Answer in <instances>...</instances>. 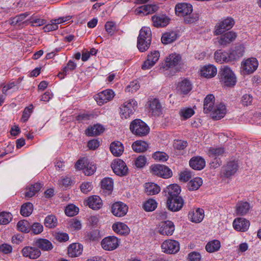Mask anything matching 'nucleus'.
<instances>
[{
	"mask_svg": "<svg viewBox=\"0 0 261 261\" xmlns=\"http://www.w3.org/2000/svg\"><path fill=\"white\" fill-rule=\"evenodd\" d=\"M153 26L156 28L166 27L169 22L170 19L165 15H155L152 18Z\"/></svg>",
	"mask_w": 261,
	"mask_h": 261,
	"instance_id": "obj_23",
	"label": "nucleus"
},
{
	"mask_svg": "<svg viewBox=\"0 0 261 261\" xmlns=\"http://www.w3.org/2000/svg\"><path fill=\"white\" fill-rule=\"evenodd\" d=\"M237 37L236 33L230 31L222 35L219 41V44L223 46H225L234 41Z\"/></svg>",
	"mask_w": 261,
	"mask_h": 261,
	"instance_id": "obj_29",
	"label": "nucleus"
},
{
	"mask_svg": "<svg viewBox=\"0 0 261 261\" xmlns=\"http://www.w3.org/2000/svg\"><path fill=\"white\" fill-rule=\"evenodd\" d=\"M149 112L153 116H160L162 113V106L157 99H154L150 101Z\"/></svg>",
	"mask_w": 261,
	"mask_h": 261,
	"instance_id": "obj_30",
	"label": "nucleus"
},
{
	"mask_svg": "<svg viewBox=\"0 0 261 261\" xmlns=\"http://www.w3.org/2000/svg\"><path fill=\"white\" fill-rule=\"evenodd\" d=\"M176 89L178 94L186 95L192 89V85L189 80L185 79L177 84Z\"/></svg>",
	"mask_w": 261,
	"mask_h": 261,
	"instance_id": "obj_18",
	"label": "nucleus"
},
{
	"mask_svg": "<svg viewBox=\"0 0 261 261\" xmlns=\"http://www.w3.org/2000/svg\"><path fill=\"white\" fill-rule=\"evenodd\" d=\"M249 225V221L243 218L236 219L233 222V228L238 231H246L248 230Z\"/></svg>",
	"mask_w": 261,
	"mask_h": 261,
	"instance_id": "obj_25",
	"label": "nucleus"
},
{
	"mask_svg": "<svg viewBox=\"0 0 261 261\" xmlns=\"http://www.w3.org/2000/svg\"><path fill=\"white\" fill-rule=\"evenodd\" d=\"M253 101V97L251 94H244L241 99V103L244 106H248L252 104Z\"/></svg>",
	"mask_w": 261,
	"mask_h": 261,
	"instance_id": "obj_64",
	"label": "nucleus"
},
{
	"mask_svg": "<svg viewBox=\"0 0 261 261\" xmlns=\"http://www.w3.org/2000/svg\"><path fill=\"white\" fill-rule=\"evenodd\" d=\"M115 94L111 89H106L99 92L94 96L95 100L99 106H101L112 100Z\"/></svg>",
	"mask_w": 261,
	"mask_h": 261,
	"instance_id": "obj_7",
	"label": "nucleus"
},
{
	"mask_svg": "<svg viewBox=\"0 0 261 261\" xmlns=\"http://www.w3.org/2000/svg\"><path fill=\"white\" fill-rule=\"evenodd\" d=\"M258 65V61L255 58H250L243 60L241 63V71L243 74L253 73Z\"/></svg>",
	"mask_w": 261,
	"mask_h": 261,
	"instance_id": "obj_5",
	"label": "nucleus"
},
{
	"mask_svg": "<svg viewBox=\"0 0 261 261\" xmlns=\"http://www.w3.org/2000/svg\"><path fill=\"white\" fill-rule=\"evenodd\" d=\"M151 41V32L150 28L143 27L140 31L138 37L137 47L139 50L143 52L149 47Z\"/></svg>",
	"mask_w": 261,
	"mask_h": 261,
	"instance_id": "obj_1",
	"label": "nucleus"
},
{
	"mask_svg": "<svg viewBox=\"0 0 261 261\" xmlns=\"http://www.w3.org/2000/svg\"><path fill=\"white\" fill-rule=\"evenodd\" d=\"M76 67V64L72 60H69L67 65L64 66L62 71L59 73L58 76L61 79H63L65 75L69 72L74 70Z\"/></svg>",
	"mask_w": 261,
	"mask_h": 261,
	"instance_id": "obj_45",
	"label": "nucleus"
},
{
	"mask_svg": "<svg viewBox=\"0 0 261 261\" xmlns=\"http://www.w3.org/2000/svg\"><path fill=\"white\" fill-rule=\"evenodd\" d=\"M234 24V21L232 18L230 17L225 18L216 25L215 34L217 35H220L226 31L230 30Z\"/></svg>",
	"mask_w": 261,
	"mask_h": 261,
	"instance_id": "obj_10",
	"label": "nucleus"
},
{
	"mask_svg": "<svg viewBox=\"0 0 261 261\" xmlns=\"http://www.w3.org/2000/svg\"><path fill=\"white\" fill-rule=\"evenodd\" d=\"M17 227L19 231L28 233L31 230V225L28 221L22 220L19 221L17 224Z\"/></svg>",
	"mask_w": 261,
	"mask_h": 261,
	"instance_id": "obj_54",
	"label": "nucleus"
},
{
	"mask_svg": "<svg viewBox=\"0 0 261 261\" xmlns=\"http://www.w3.org/2000/svg\"><path fill=\"white\" fill-rule=\"evenodd\" d=\"M151 173L158 176L168 178L171 176V170L167 166L160 164H155L151 167Z\"/></svg>",
	"mask_w": 261,
	"mask_h": 261,
	"instance_id": "obj_8",
	"label": "nucleus"
},
{
	"mask_svg": "<svg viewBox=\"0 0 261 261\" xmlns=\"http://www.w3.org/2000/svg\"><path fill=\"white\" fill-rule=\"evenodd\" d=\"M79 208L73 204H69L66 206L65 213L69 217L73 216L76 215L78 213Z\"/></svg>",
	"mask_w": 261,
	"mask_h": 261,
	"instance_id": "obj_61",
	"label": "nucleus"
},
{
	"mask_svg": "<svg viewBox=\"0 0 261 261\" xmlns=\"http://www.w3.org/2000/svg\"><path fill=\"white\" fill-rule=\"evenodd\" d=\"M58 221L56 217L53 215H50L46 217L44 224L46 227L52 228L57 225Z\"/></svg>",
	"mask_w": 261,
	"mask_h": 261,
	"instance_id": "obj_52",
	"label": "nucleus"
},
{
	"mask_svg": "<svg viewBox=\"0 0 261 261\" xmlns=\"http://www.w3.org/2000/svg\"><path fill=\"white\" fill-rule=\"evenodd\" d=\"M42 185L37 182L31 185L25 193V196L28 198H31L34 196L41 188Z\"/></svg>",
	"mask_w": 261,
	"mask_h": 261,
	"instance_id": "obj_50",
	"label": "nucleus"
},
{
	"mask_svg": "<svg viewBox=\"0 0 261 261\" xmlns=\"http://www.w3.org/2000/svg\"><path fill=\"white\" fill-rule=\"evenodd\" d=\"M111 168L114 172L119 176H124L127 173L128 168L125 163L120 159L113 161Z\"/></svg>",
	"mask_w": 261,
	"mask_h": 261,
	"instance_id": "obj_11",
	"label": "nucleus"
},
{
	"mask_svg": "<svg viewBox=\"0 0 261 261\" xmlns=\"http://www.w3.org/2000/svg\"><path fill=\"white\" fill-rule=\"evenodd\" d=\"M119 244V241L115 236H109L104 238L101 241L103 249L106 250H113L116 249Z\"/></svg>",
	"mask_w": 261,
	"mask_h": 261,
	"instance_id": "obj_15",
	"label": "nucleus"
},
{
	"mask_svg": "<svg viewBox=\"0 0 261 261\" xmlns=\"http://www.w3.org/2000/svg\"><path fill=\"white\" fill-rule=\"evenodd\" d=\"M44 229L43 225L39 222H34L31 225V230L32 233L35 235L40 234Z\"/></svg>",
	"mask_w": 261,
	"mask_h": 261,
	"instance_id": "obj_59",
	"label": "nucleus"
},
{
	"mask_svg": "<svg viewBox=\"0 0 261 261\" xmlns=\"http://www.w3.org/2000/svg\"><path fill=\"white\" fill-rule=\"evenodd\" d=\"M71 18L70 16L61 17L58 19L51 21V23L46 24L43 27L45 32H50L57 30L58 29V24L69 20Z\"/></svg>",
	"mask_w": 261,
	"mask_h": 261,
	"instance_id": "obj_20",
	"label": "nucleus"
},
{
	"mask_svg": "<svg viewBox=\"0 0 261 261\" xmlns=\"http://www.w3.org/2000/svg\"><path fill=\"white\" fill-rule=\"evenodd\" d=\"M21 253L24 257L32 259H37L41 255V251L38 248L31 246L24 247L22 249Z\"/></svg>",
	"mask_w": 261,
	"mask_h": 261,
	"instance_id": "obj_21",
	"label": "nucleus"
},
{
	"mask_svg": "<svg viewBox=\"0 0 261 261\" xmlns=\"http://www.w3.org/2000/svg\"><path fill=\"white\" fill-rule=\"evenodd\" d=\"M195 112L191 108H182L179 111V115L182 120H187L191 117Z\"/></svg>",
	"mask_w": 261,
	"mask_h": 261,
	"instance_id": "obj_49",
	"label": "nucleus"
},
{
	"mask_svg": "<svg viewBox=\"0 0 261 261\" xmlns=\"http://www.w3.org/2000/svg\"><path fill=\"white\" fill-rule=\"evenodd\" d=\"M175 11L177 16L185 17L193 12V7L189 3H178L175 7Z\"/></svg>",
	"mask_w": 261,
	"mask_h": 261,
	"instance_id": "obj_16",
	"label": "nucleus"
},
{
	"mask_svg": "<svg viewBox=\"0 0 261 261\" xmlns=\"http://www.w3.org/2000/svg\"><path fill=\"white\" fill-rule=\"evenodd\" d=\"M130 130L135 135L142 137L149 133V127L141 120L135 119L130 124Z\"/></svg>",
	"mask_w": 261,
	"mask_h": 261,
	"instance_id": "obj_3",
	"label": "nucleus"
},
{
	"mask_svg": "<svg viewBox=\"0 0 261 261\" xmlns=\"http://www.w3.org/2000/svg\"><path fill=\"white\" fill-rule=\"evenodd\" d=\"M166 204L168 208L171 211L178 212L182 207L184 201L181 197L168 198Z\"/></svg>",
	"mask_w": 261,
	"mask_h": 261,
	"instance_id": "obj_12",
	"label": "nucleus"
},
{
	"mask_svg": "<svg viewBox=\"0 0 261 261\" xmlns=\"http://www.w3.org/2000/svg\"><path fill=\"white\" fill-rule=\"evenodd\" d=\"M250 209V204L246 201L239 202L236 206V212L237 215L244 216L247 214Z\"/></svg>",
	"mask_w": 261,
	"mask_h": 261,
	"instance_id": "obj_34",
	"label": "nucleus"
},
{
	"mask_svg": "<svg viewBox=\"0 0 261 261\" xmlns=\"http://www.w3.org/2000/svg\"><path fill=\"white\" fill-rule=\"evenodd\" d=\"M33 206L31 202H27L22 205L20 214L24 217L29 216L33 212Z\"/></svg>",
	"mask_w": 261,
	"mask_h": 261,
	"instance_id": "obj_53",
	"label": "nucleus"
},
{
	"mask_svg": "<svg viewBox=\"0 0 261 261\" xmlns=\"http://www.w3.org/2000/svg\"><path fill=\"white\" fill-rule=\"evenodd\" d=\"M214 58L216 61L220 64L231 62L229 60V54L221 49L218 50L215 53Z\"/></svg>",
	"mask_w": 261,
	"mask_h": 261,
	"instance_id": "obj_35",
	"label": "nucleus"
},
{
	"mask_svg": "<svg viewBox=\"0 0 261 261\" xmlns=\"http://www.w3.org/2000/svg\"><path fill=\"white\" fill-rule=\"evenodd\" d=\"M202 179L200 177H195L191 179L188 184V188L190 191L198 190L202 185Z\"/></svg>",
	"mask_w": 261,
	"mask_h": 261,
	"instance_id": "obj_51",
	"label": "nucleus"
},
{
	"mask_svg": "<svg viewBox=\"0 0 261 261\" xmlns=\"http://www.w3.org/2000/svg\"><path fill=\"white\" fill-rule=\"evenodd\" d=\"M221 247V243L218 240L208 242L205 246V250L209 253L218 251Z\"/></svg>",
	"mask_w": 261,
	"mask_h": 261,
	"instance_id": "obj_46",
	"label": "nucleus"
},
{
	"mask_svg": "<svg viewBox=\"0 0 261 261\" xmlns=\"http://www.w3.org/2000/svg\"><path fill=\"white\" fill-rule=\"evenodd\" d=\"M175 229L173 223L171 221L160 222L156 226V231L163 236H171Z\"/></svg>",
	"mask_w": 261,
	"mask_h": 261,
	"instance_id": "obj_6",
	"label": "nucleus"
},
{
	"mask_svg": "<svg viewBox=\"0 0 261 261\" xmlns=\"http://www.w3.org/2000/svg\"><path fill=\"white\" fill-rule=\"evenodd\" d=\"M160 56V54L158 51L154 50L150 52L147 56V60L142 65V68L143 70H146L151 68L159 60Z\"/></svg>",
	"mask_w": 261,
	"mask_h": 261,
	"instance_id": "obj_17",
	"label": "nucleus"
},
{
	"mask_svg": "<svg viewBox=\"0 0 261 261\" xmlns=\"http://www.w3.org/2000/svg\"><path fill=\"white\" fill-rule=\"evenodd\" d=\"M29 15L28 12L20 14L12 18L10 20V24L18 27L19 29L23 28L24 25L27 23L26 18Z\"/></svg>",
	"mask_w": 261,
	"mask_h": 261,
	"instance_id": "obj_22",
	"label": "nucleus"
},
{
	"mask_svg": "<svg viewBox=\"0 0 261 261\" xmlns=\"http://www.w3.org/2000/svg\"><path fill=\"white\" fill-rule=\"evenodd\" d=\"M104 129L102 125L97 124L87 128L85 133L88 136H97L102 133Z\"/></svg>",
	"mask_w": 261,
	"mask_h": 261,
	"instance_id": "obj_43",
	"label": "nucleus"
},
{
	"mask_svg": "<svg viewBox=\"0 0 261 261\" xmlns=\"http://www.w3.org/2000/svg\"><path fill=\"white\" fill-rule=\"evenodd\" d=\"M72 181V179L70 177L66 176L62 177L58 182L60 187L67 188L71 185Z\"/></svg>",
	"mask_w": 261,
	"mask_h": 261,
	"instance_id": "obj_62",
	"label": "nucleus"
},
{
	"mask_svg": "<svg viewBox=\"0 0 261 261\" xmlns=\"http://www.w3.org/2000/svg\"><path fill=\"white\" fill-rule=\"evenodd\" d=\"M36 246L43 251H49L53 248L51 242L45 239H39L35 241Z\"/></svg>",
	"mask_w": 261,
	"mask_h": 261,
	"instance_id": "obj_41",
	"label": "nucleus"
},
{
	"mask_svg": "<svg viewBox=\"0 0 261 261\" xmlns=\"http://www.w3.org/2000/svg\"><path fill=\"white\" fill-rule=\"evenodd\" d=\"M226 113L225 106L220 103L216 104L215 108L211 112V116L213 119L220 120L223 118Z\"/></svg>",
	"mask_w": 261,
	"mask_h": 261,
	"instance_id": "obj_19",
	"label": "nucleus"
},
{
	"mask_svg": "<svg viewBox=\"0 0 261 261\" xmlns=\"http://www.w3.org/2000/svg\"><path fill=\"white\" fill-rule=\"evenodd\" d=\"M181 60V57L178 54H171L167 57L165 67L171 68L178 64Z\"/></svg>",
	"mask_w": 261,
	"mask_h": 261,
	"instance_id": "obj_37",
	"label": "nucleus"
},
{
	"mask_svg": "<svg viewBox=\"0 0 261 261\" xmlns=\"http://www.w3.org/2000/svg\"><path fill=\"white\" fill-rule=\"evenodd\" d=\"M217 72L216 67L211 64L203 66L200 70L201 75L206 78H211L215 76Z\"/></svg>",
	"mask_w": 261,
	"mask_h": 261,
	"instance_id": "obj_28",
	"label": "nucleus"
},
{
	"mask_svg": "<svg viewBox=\"0 0 261 261\" xmlns=\"http://www.w3.org/2000/svg\"><path fill=\"white\" fill-rule=\"evenodd\" d=\"M96 166L92 162L87 161L86 167L84 169V173L87 176H90L94 174L96 171Z\"/></svg>",
	"mask_w": 261,
	"mask_h": 261,
	"instance_id": "obj_58",
	"label": "nucleus"
},
{
	"mask_svg": "<svg viewBox=\"0 0 261 261\" xmlns=\"http://www.w3.org/2000/svg\"><path fill=\"white\" fill-rule=\"evenodd\" d=\"M158 9V6L155 5H146L137 8L135 13L138 15L142 14L143 15H147L157 11Z\"/></svg>",
	"mask_w": 261,
	"mask_h": 261,
	"instance_id": "obj_26",
	"label": "nucleus"
},
{
	"mask_svg": "<svg viewBox=\"0 0 261 261\" xmlns=\"http://www.w3.org/2000/svg\"><path fill=\"white\" fill-rule=\"evenodd\" d=\"M245 47L243 45H238L234 47L229 53V60L233 62L239 60L244 55Z\"/></svg>",
	"mask_w": 261,
	"mask_h": 261,
	"instance_id": "obj_24",
	"label": "nucleus"
},
{
	"mask_svg": "<svg viewBox=\"0 0 261 261\" xmlns=\"http://www.w3.org/2000/svg\"><path fill=\"white\" fill-rule=\"evenodd\" d=\"M132 147L135 152H142L147 149L148 148V144L145 141L139 140L134 142Z\"/></svg>",
	"mask_w": 261,
	"mask_h": 261,
	"instance_id": "obj_44",
	"label": "nucleus"
},
{
	"mask_svg": "<svg viewBox=\"0 0 261 261\" xmlns=\"http://www.w3.org/2000/svg\"><path fill=\"white\" fill-rule=\"evenodd\" d=\"M152 158L158 161L165 162L166 161L169 156L167 154L164 152L156 151L154 152L152 156Z\"/></svg>",
	"mask_w": 261,
	"mask_h": 261,
	"instance_id": "obj_60",
	"label": "nucleus"
},
{
	"mask_svg": "<svg viewBox=\"0 0 261 261\" xmlns=\"http://www.w3.org/2000/svg\"><path fill=\"white\" fill-rule=\"evenodd\" d=\"M12 219V216L11 213L3 212L0 213V224L6 225L8 224Z\"/></svg>",
	"mask_w": 261,
	"mask_h": 261,
	"instance_id": "obj_57",
	"label": "nucleus"
},
{
	"mask_svg": "<svg viewBox=\"0 0 261 261\" xmlns=\"http://www.w3.org/2000/svg\"><path fill=\"white\" fill-rule=\"evenodd\" d=\"M238 164L234 161L228 162L225 165L223 166L221 171V176L222 177L229 178L233 175L238 170Z\"/></svg>",
	"mask_w": 261,
	"mask_h": 261,
	"instance_id": "obj_13",
	"label": "nucleus"
},
{
	"mask_svg": "<svg viewBox=\"0 0 261 261\" xmlns=\"http://www.w3.org/2000/svg\"><path fill=\"white\" fill-rule=\"evenodd\" d=\"M190 167L194 170H200L205 166V162L203 158L197 156L193 157L189 161Z\"/></svg>",
	"mask_w": 261,
	"mask_h": 261,
	"instance_id": "obj_27",
	"label": "nucleus"
},
{
	"mask_svg": "<svg viewBox=\"0 0 261 261\" xmlns=\"http://www.w3.org/2000/svg\"><path fill=\"white\" fill-rule=\"evenodd\" d=\"M199 18V14L196 12H192L184 17V21L186 23L191 24L196 22Z\"/></svg>",
	"mask_w": 261,
	"mask_h": 261,
	"instance_id": "obj_56",
	"label": "nucleus"
},
{
	"mask_svg": "<svg viewBox=\"0 0 261 261\" xmlns=\"http://www.w3.org/2000/svg\"><path fill=\"white\" fill-rule=\"evenodd\" d=\"M215 97L213 94L207 95L204 99L203 103V111L208 113L215 108Z\"/></svg>",
	"mask_w": 261,
	"mask_h": 261,
	"instance_id": "obj_33",
	"label": "nucleus"
},
{
	"mask_svg": "<svg viewBox=\"0 0 261 261\" xmlns=\"http://www.w3.org/2000/svg\"><path fill=\"white\" fill-rule=\"evenodd\" d=\"M220 81L227 86H234L236 82V77L231 69L225 66L220 72Z\"/></svg>",
	"mask_w": 261,
	"mask_h": 261,
	"instance_id": "obj_4",
	"label": "nucleus"
},
{
	"mask_svg": "<svg viewBox=\"0 0 261 261\" xmlns=\"http://www.w3.org/2000/svg\"><path fill=\"white\" fill-rule=\"evenodd\" d=\"M163 251L168 254H175L180 249L179 243L174 240H167L162 244Z\"/></svg>",
	"mask_w": 261,
	"mask_h": 261,
	"instance_id": "obj_9",
	"label": "nucleus"
},
{
	"mask_svg": "<svg viewBox=\"0 0 261 261\" xmlns=\"http://www.w3.org/2000/svg\"><path fill=\"white\" fill-rule=\"evenodd\" d=\"M87 204L93 210H98L102 206V202L98 196L93 195L87 200Z\"/></svg>",
	"mask_w": 261,
	"mask_h": 261,
	"instance_id": "obj_32",
	"label": "nucleus"
},
{
	"mask_svg": "<svg viewBox=\"0 0 261 261\" xmlns=\"http://www.w3.org/2000/svg\"><path fill=\"white\" fill-rule=\"evenodd\" d=\"M157 202L153 199H149L143 204V208L146 212L153 211L157 207Z\"/></svg>",
	"mask_w": 261,
	"mask_h": 261,
	"instance_id": "obj_55",
	"label": "nucleus"
},
{
	"mask_svg": "<svg viewBox=\"0 0 261 261\" xmlns=\"http://www.w3.org/2000/svg\"><path fill=\"white\" fill-rule=\"evenodd\" d=\"M177 34L176 32L169 31L164 33L161 38L162 42L164 44L172 43L176 40Z\"/></svg>",
	"mask_w": 261,
	"mask_h": 261,
	"instance_id": "obj_40",
	"label": "nucleus"
},
{
	"mask_svg": "<svg viewBox=\"0 0 261 261\" xmlns=\"http://www.w3.org/2000/svg\"><path fill=\"white\" fill-rule=\"evenodd\" d=\"M161 191L160 187L153 182L145 184V192L148 195H153L159 193Z\"/></svg>",
	"mask_w": 261,
	"mask_h": 261,
	"instance_id": "obj_48",
	"label": "nucleus"
},
{
	"mask_svg": "<svg viewBox=\"0 0 261 261\" xmlns=\"http://www.w3.org/2000/svg\"><path fill=\"white\" fill-rule=\"evenodd\" d=\"M113 230L116 233L125 235L128 234L129 229L128 227L124 223L122 222H118L112 225Z\"/></svg>",
	"mask_w": 261,
	"mask_h": 261,
	"instance_id": "obj_42",
	"label": "nucleus"
},
{
	"mask_svg": "<svg viewBox=\"0 0 261 261\" xmlns=\"http://www.w3.org/2000/svg\"><path fill=\"white\" fill-rule=\"evenodd\" d=\"M111 209V212L115 216L121 217L124 216L127 214L128 207L126 204L122 202L118 201L112 204Z\"/></svg>",
	"mask_w": 261,
	"mask_h": 261,
	"instance_id": "obj_14",
	"label": "nucleus"
},
{
	"mask_svg": "<svg viewBox=\"0 0 261 261\" xmlns=\"http://www.w3.org/2000/svg\"><path fill=\"white\" fill-rule=\"evenodd\" d=\"M82 252L83 246L79 243H73L68 248V254L72 257L79 256Z\"/></svg>",
	"mask_w": 261,
	"mask_h": 261,
	"instance_id": "obj_36",
	"label": "nucleus"
},
{
	"mask_svg": "<svg viewBox=\"0 0 261 261\" xmlns=\"http://www.w3.org/2000/svg\"><path fill=\"white\" fill-rule=\"evenodd\" d=\"M204 216V211L202 208H198L195 211L189 212V218L194 223H199L203 219Z\"/></svg>",
	"mask_w": 261,
	"mask_h": 261,
	"instance_id": "obj_31",
	"label": "nucleus"
},
{
	"mask_svg": "<svg viewBox=\"0 0 261 261\" xmlns=\"http://www.w3.org/2000/svg\"><path fill=\"white\" fill-rule=\"evenodd\" d=\"M181 190L178 185L176 184H173L167 187L165 193H167L166 195L168 198H174L179 197L178 195L180 194Z\"/></svg>",
	"mask_w": 261,
	"mask_h": 261,
	"instance_id": "obj_39",
	"label": "nucleus"
},
{
	"mask_svg": "<svg viewBox=\"0 0 261 261\" xmlns=\"http://www.w3.org/2000/svg\"><path fill=\"white\" fill-rule=\"evenodd\" d=\"M101 188L106 193L110 194L113 189V181L111 178L106 177L101 181Z\"/></svg>",
	"mask_w": 261,
	"mask_h": 261,
	"instance_id": "obj_47",
	"label": "nucleus"
},
{
	"mask_svg": "<svg viewBox=\"0 0 261 261\" xmlns=\"http://www.w3.org/2000/svg\"><path fill=\"white\" fill-rule=\"evenodd\" d=\"M21 82L20 79H17L15 81H12L9 82L8 84L4 86L2 89V92L3 94H6L7 91L9 90L13 89L15 88L17 85H18Z\"/></svg>",
	"mask_w": 261,
	"mask_h": 261,
	"instance_id": "obj_63",
	"label": "nucleus"
},
{
	"mask_svg": "<svg viewBox=\"0 0 261 261\" xmlns=\"http://www.w3.org/2000/svg\"><path fill=\"white\" fill-rule=\"evenodd\" d=\"M112 153L115 156L121 155L124 151L123 144L119 141L112 142L110 147Z\"/></svg>",
	"mask_w": 261,
	"mask_h": 261,
	"instance_id": "obj_38",
	"label": "nucleus"
},
{
	"mask_svg": "<svg viewBox=\"0 0 261 261\" xmlns=\"http://www.w3.org/2000/svg\"><path fill=\"white\" fill-rule=\"evenodd\" d=\"M137 107V102L134 99L125 101L119 108V114L122 119H127L133 115Z\"/></svg>",
	"mask_w": 261,
	"mask_h": 261,
	"instance_id": "obj_2",
	"label": "nucleus"
}]
</instances>
